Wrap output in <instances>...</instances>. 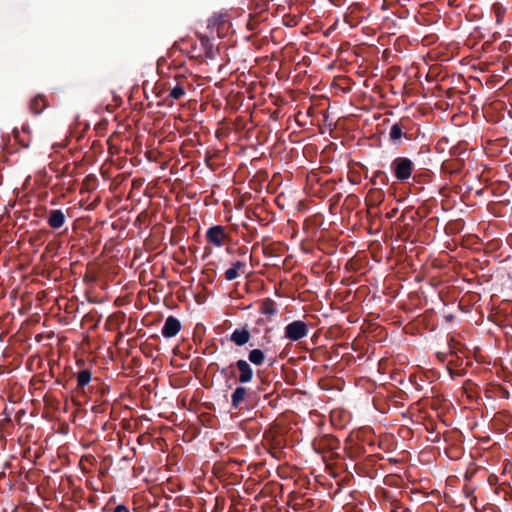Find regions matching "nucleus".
I'll use <instances>...</instances> for the list:
<instances>
[{"label": "nucleus", "mask_w": 512, "mask_h": 512, "mask_svg": "<svg viewBox=\"0 0 512 512\" xmlns=\"http://www.w3.org/2000/svg\"><path fill=\"white\" fill-rule=\"evenodd\" d=\"M308 334V325L302 320H295L285 327L284 336L290 341H298Z\"/></svg>", "instance_id": "2"}, {"label": "nucleus", "mask_w": 512, "mask_h": 512, "mask_svg": "<svg viewBox=\"0 0 512 512\" xmlns=\"http://www.w3.org/2000/svg\"><path fill=\"white\" fill-rule=\"evenodd\" d=\"M225 23V18L222 14H215L209 19L208 26L210 28L212 27H218Z\"/></svg>", "instance_id": "17"}, {"label": "nucleus", "mask_w": 512, "mask_h": 512, "mask_svg": "<svg viewBox=\"0 0 512 512\" xmlns=\"http://www.w3.org/2000/svg\"><path fill=\"white\" fill-rule=\"evenodd\" d=\"M250 338L251 334L247 328L235 329L230 336L231 341L237 346L245 345Z\"/></svg>", "instance_id": "9"}, {"label": "nucleus", "mask_w": 512, "mask_h": 512, "mask_svg": "<svg viewBox=\"0 0 512 512\" xmlns=\"http://www.w3.org/2000/svg\"><path fill=\"white\" fill-rule=\"evenodd\" d=\"M206 238L209 243L221 247L225 244L228 236L222 226L216 225L208 229Z\"/></svg>", "instance_id": "3"}, {"label": "nucleus", "mask_w": 512, "mask_h": 512, "mask_svg": "<svg viewBox=\"0 0 512 512\" xmlns=\"http://www.w3.org/2000/svg\"><path fill=\"white\" fill-rule=\"evenodd\" d=\"M413 166V162L406 157H397L392 162L394 175L399 181H405L411 177Z\"/></svg>", "instance_id": "1"}, {"label": "nucleus", "mask_w": 512, "mask_h": 512, "mask_svg": "<svg viewBox=\"0 0 512 512\" xmlns=\"http://www.w3.org/2000/svg\"><path fill=\"white\" fill-rule=\"evenodd\" d=\"M160 67V59L157 60V70H159Z\"/></svg>", "instance_id": "19"}, {"label": "nucleus", "mask_w": 512, "mask_h": 512, "mask_svg": "<svg viewBox=\"0 0 512 512\" xmlns=\"http://www.w3.org/2000/svg\"><path fill=\"white\" fill-rule=\"evenodd\" d=\"M92 374L89 370H82L77 374V382L79 386H86L91 381Z\"/></svg>", "instance_id": "15"}, {"label": "nucleus", "mask_w": 512, "mask_h": 512, "mask_svg": "<svg viewBox=\"0 0 512 512\" xmlns=\"http://www.w3.org/2000/svg\"><path fill=\"white\" fill-rule=\"evenodd\" d=\"M260 312L268 317H273L277 313V305L271 298H265L260 301Z\"/></svg>", "instance_id": "11"}, {"label": "nucleus", "mask_w": 512, "mask_h": 512, "mask_svg": "<svg viewBox=\"0 0 512 512\" xmlns=\"http://www.w3.org/2000/svg\"><path fill=\"white\" fill-rule=\"evenodd\" d=\"M181 328L180 320L174 316H169L162 327V335L166 338H172L178 334Z\"/></svg>", "instance_id": "4"}, {"label": "nucleus", "mask_w": 512, "mask_h": 512, "mask_svg": "<svg viewBox=\"0 0 512 512\" xmlns=\"http://www.w3.org/2000/svg\"><path fill=\"white\" fill-rule=\"evenodd\" d=\"M31 128L28 124H24L22 126L21 131L18 129L13 130V136L16 142H18L22 147L28 148L31 143Z\"/></svg>", "instance_id": "5"}, {"label": "nucleus", "mask_w": 512, "mask_h": 512, "mask_svg": "<svg viewBox=\"0 0 512 512\" xmlns=\"http://www.w3.org/2000/svg\"><path fill=\"white\" fill-rule=\"evenodd\" d=\"M114 512H129L128 508L123 506V505H118L115 509H114Z\"/></svg>", "instance_id": "18"}, {"label": "nucleus", "mask_w": 512, "mask_h": 512, "mask_svg": "<svg viewBox=\"0 0 512 512\" xmlns=\"http://www.w3.org/2000/svg\"><path fill=\"white\" fill-rule=\"evenodd\" d=\"M236 367L240 372L239 381L241 383H248L253 379V370L247 361L243 359L238 360Z\"/></svg>", "instance_id": "6"}, {"label": "nucleus", "mask_w": 512, "mask_h": 512, "mask_svg": "<svg viewBox=\"0 0 512 512\" xmlns=\"http://www.w3.org/2000/svg\"><path fill=\"white\" fill-rule=\"evenodd\" d=\"M389 136L392 141L399 140L403 136L402 126L399 123L393 124Z\"/></svg>", "instance_id": "16"}, {"label": "nucleus", "mask_w": 512, "mask_h": 512, "mask_svg": "<svg viewBox=\"0 0 512 512\" xmlns=\"http://www.w3.org/2000/svg\"><path fill=\"white\" fill-rule=\"evenodd\" d=\"M47 106L48 101L42 94L35 95L29 102V109L35 115L40 114Z\"/></svg>", "instance_id": "7"}, {"label": "nucleus", "mask_w": 512, "mask_h": 512, "mask_svg": "<svg viewBox=\"0 0 512 512\" xmlns=\"http://www.w3.org/2000/svg\"><path fill=\"white\" fill-rule=\"evenodd\" d=\"M246 263L244 261H236L225 271V279L232 281L245 273Z\"/></svg>", "instance_id": "8"}, {"label": "nucleus", "mask_w": 512, "mask_h": 512, "mask_svg": "<svg viewBox=\"0 0 512 512\" xmlns=\"http://www.w3.org/2000/svg\"><path fill=\"white\" fill-rule=\"evenodd\" d=\"M167 87V89H170L169 97L173 100H177L180 97H182L185 93L184 86L180 83H177L175 86L171 87V83L169 80L162 83V88Z\"/></svg>", "instance_id": "12"}, {"label": "nucleus", "mask_w": 512, "mask_h": 512, "mask_svg": "<svg viewBox=\"0 0 512 512\" xmlns=\"http://www.w3.org/2000/svg\"><path fill=\"white\" fill-rule=\"evenodd\" d=\"M249 361L254 365H261L265 360V355L260 349H253L249 352Z\"/></svg>", "instance_id": "14"}, {"label": "nucleus", "mask_w": 512, "mask_h": 512, "mask_svg": "<svg viewBox=\"0 0 512 512\" xmlns=\"http://www.w3.org/2000/svg\"><path fill=\"white\" fill-rule=\"evenodd\" d=\"M47 222L51 228H61L65 223V215L59 209L51 210Z\"/></svg>", "instance_id": "10"}, {"label": "nucleus", "mask_w": 512, "mask_h": 512, "mask_svg": "<svg viewBox=\"0 0 512 512\" xmlns=\"http://www.w3.org/2000/svg\"><path fill=\"white\" fill-rule=\"evenodd\" d=\"M247 394V390L243 386H239L235 389V391L232 394L231 400H232V406L234 408L239 407V405L242 403V401L245 399Z\"/></svg>", "instance_id": "13"}]
</instances>
